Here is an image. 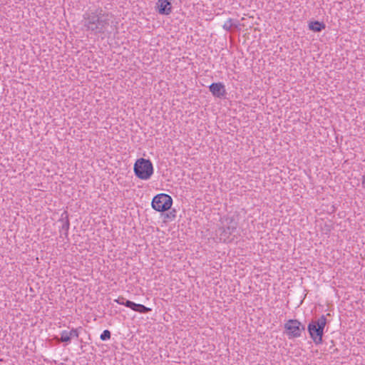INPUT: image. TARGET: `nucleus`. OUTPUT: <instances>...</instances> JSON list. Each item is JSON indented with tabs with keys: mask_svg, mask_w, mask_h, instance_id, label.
Listing matches in <instances>:
<instances>
[{
	"mask_svg": "<svg viewBox=\"0 0 365 365\" xmlns=\"http://www.w3.org/2000/svg\"><path fill=\"white\" fill-rule=\"evenodd\" d=\"M68 334L71 339L73 337L78 338L79 336L78 329H72L71 331H68Z\"/></svg>",
	"mask_w": 365,
	"mask_h": 365,
	"instance_id": "2eb2a0df",
	"label": "nucleus"
},
{
	"mask_svg": "<svg viewBox=\"0 0 365 365\" xmlns=\"http://www.w3.org/2000/svg\"><path fill=\"white\" fill-rule=\"evenodd\" d=\"M134 173L140 180H148L153 173V166L149 159L139 158L134 164Z\"/></svg>",
	"mask_w": 365,
	"mask_h": 365,
	"instance_id": "20e7f679",
	"label": "nucleus"
},
{
	"mask_svg": "<svg viewBox=\"0 0 365 365\" xmlns=\"http://www.w3.org/2000/svg\"><path fill=\"white\" fill-rule=\"evenodd\" d=\"M327 324V319L324 315H322L317 320L312 321L307 327V330L316 344L322 343V336L324 334V329Z\"/></svg>",
	"mask_w": 365,
	"mask_h": 365,
	"instance_id": "7ed1b4c3",
	"label": "nucleus"
},
{
	"mask_svg": "<svg viewBox=\"0 0 365 365\" xmlns=\"http://www.w3.org/2000/svg\"><path fill=\"white\" fill-rule=\"evenodd\" d=\"M71 337L68 334V331L64 330L61 334V341L63 342H68L71 341Z\"/></svg>",
	"mask_w": 365,
	"mask_h": 365,
	"instance_id": "f8f14e48",
	"label": "nucleus"
},
{
	"mask_svg": "<svg viewBox=\"0 0 365 365\" xmlns=\"http://www.w3.org/2000/svg\"><path fill=\"white\" fill-rule=\"evenodd\" d=\"M362 186L364 188H365V175L362 177V182H361Z\"/></svg>",
	"mask_w": 365,
	"mask_h": 365,
	"instance_id": "f3484780",
	"label": "nucleus"
},
{
	"mask_svg": "<svg viewBox=\"0 0 365 365\" xmlns=\"http://www.w3.org/2000/svg\"><path fill=\"white\" fill-rule=\"evenodd\" d=\"M170 0H158L157 8L158 13L162 15H169L172 11Z\"/></svg>",
	"mask_w": 365,
	"mask_h": 365,
	"instance_id": "1a4fd4ad",
	"label": "nucleus"
},
{
	"mask_svg": "<svg viewBox=\"0 0 365 365\" xmlns=\"http://www.w3.org/2000/svg\"><path fill=\"white\" fill-rule=\"evenodd\" d=\"M284 328L287 330L289 338L299 337L302 332L305 330V327L297 319L288 320L284 324Z\"/></svg>",
	"mask_w": 365,
	"mask_h": 365,
	"instance_id": "423d86ee",
	"label": "nucleus"
},
{
	"mask_svg": "<svg viewBox=\"0 0 365 365\" xmlns=\"http://www.w3.org/2000/svg\"><path fill=\"white\" fill-rule=\"evenodd\" d=\"M173 204L172 197L168 194H158L155 195L152 200L153 208L158 212H165L168 210Z\"/></svg>",
	"mask_w": 365,
	"mask_h": 365,
	"instance_id": "39448f33",
	"label": "nucleus"
},
{
	"mask_svg": "<svg viewBox=\"0 0 365 365\" xmlns=\"http://www.w3.org/2000/svg\"><path fill=\"white\" fill-rule=\"evenodd\" d=\"M113 19V14L104 12L101 8L95 11H88L83 16V26L94 34H103Z\"/></svg>",
	"mask_w": 365,
	"mask_h": 365,
	"instance_id": "f257e3e1",
	"label": "nucleus"
},
{
	"mask_svg": "<svg viewBox=\"0 0 365 365\" xmlns=\"http://www.w3.org/2000/svg\"><path fill=\"white\" fill-rule=\"evenodd\" d=\"M125 307L131 309L132 310L141 313V314H145L151 311V309L140 304H136L132 301L128 300L125 302Z\"/></svg>",
	"mask_w": 365,
	"mask_h": 365,
	"instance_id": "9d476101",
	"label": "nucleus"
},
{
	"mask_svg": "<svg viewBox=\"0 0 365 365\" xmlns=\"http://www.w3.org/2000/svg\"><path fill=\"white\" fill-rule=\"evenodd\" d=\"M209 90L212 94L217 98H222L226 95V89L222 83H212L209 86Z\"/></svg>",
	"mask_w": 365,
	"mask_h": 365,
	"instance_id": "6e6552de",
	"label": "nucleus"
},
{
	"mask_svg": "<svg viewBox=\"0 0 365 365\" xmlns=\"http://www.w3.org/2000/svg\"><path fill=\"white\" fill-rule=\"evenodd\" d=\"M309 28L314 32H319L325 28V24L323 22L314 21L309 23Z\"/></svg>",
	"mask_w": 365,
	"mask_h": 365,
	"instance_id": "9b49d317",
	"label": "nucleus"
},
{
	"mask_svg": "<svg viewBox=\"0 0 365 365\" xmlns=\"http://www.w3.org/2000/svg\"><path fill=\"white\" fill-rule=\"evenodd\" d=\"M237 226L238 222L234 217L224 216L215 231L217 237L223 242H231L237 233Z\"/></svg>",
	"mask_w": 365,
	"mask_h": 365,
	"instance_id": "f03ea898",
	"label": "nucleus"
},
{
	"mask_svg": "<svg viewBox=\"0 0 365 365\" xmlns=\"http://www.w3.org/2000/svg\"><path fill=\"white\" fill-rule=\"evenodd\" d=\"M232 19H229L222 26L223 29L227 31H230L232 27L234 26Z\"/></svg>",
	"mask_w": 365,
	"mask_h": 365,
	"instance_id": "ddd939ff",
	"label": "nucleus"
},
{
	"mask_svg": "<svg viewBox=\"0 0 365 365\" xmlns=\"http://www.w3.org/2000/svg\"><path fill=\"white\" fill-rule=\"evenodd\" d=\"M115 302H117L119 304H123L125 306V299L123 297H119L118 299L114 300Z\"/></svg>",
	"mask_w": 365,
	"mask_h": 365,
	"instance_id": "dca6fc26",
	"label": "nucleus"
},
{
	"mask_svg": "<svg viewBox=\"0 0 365 365\" xmlns=\"http://www.w3.org/2000/svg\"><path fill=\"white\" fill-rule=\"evenodd\" d=\"M61 237H68V232L70 227V222L68 218V214L67 211H64L60 219L56 222Z\"/></svg>",
	"mask_w": 365,
	"mask_h": 365,
	"instance_id": "0eeeda50",
	"label": "nucleus"
},
{
	"mask_svg": "<svg viewBox=\"0 0 365 365\" xmlns=\"http://www.w3.org/2000/svg\"><path fill=\"white\" fill-rule=\"evenodd\" d=\"M110 331L106 329L103 331V333L101 334L100 338L102 341H106L109 339L110 338Z\"/></svg>",
	"mask_w": 365,
	"mask_h": 365,
	"instance_id": "4468645a",
	"label": "nucleus"
}]
</instances>
